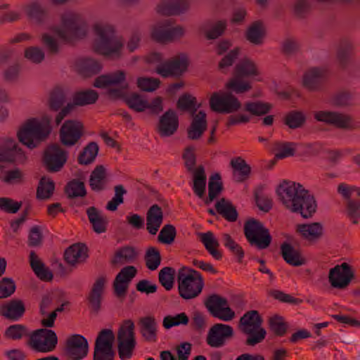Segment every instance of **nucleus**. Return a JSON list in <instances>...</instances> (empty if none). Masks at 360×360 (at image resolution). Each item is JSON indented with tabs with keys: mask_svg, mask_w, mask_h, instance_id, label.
I'll use <instances>...</instances> for the list:
<instances>
[{
	"mask_svg": "<svg viewBox=\"0 0 360 360\" xmlns=\"http://www.w3.org/2000/svg\"><path fill=\"white\" fill-rule=\"evenodd\" d=\"M121 84V89L110 88L108 91V96L112 99L122 98L124 94V90L128 88L125 82V72L122 70H117L115 72L102 75L96 78L94 86L97 88H105L108 86Z\"/></svg>",
	"mask_w": 360,
	"mask_h": 360,
	"instance_id": "obj_10",
	"label": "nucleus"
},
{
	"mask_svg": "<svg viewBox=\"0 0 360 360\" xmlns=\"http://www.w3.org/2000/svg\"><path fill=\"white\" fill-rule=\"evenodd\" d=\"M94 30L96 38L93 44V49L96 53L112 60L122 57L123 39L116 35L112 25L97 23L94 26Z\"/></svg>",
	"mask_w": 360,
	"mask_h": 360,
	"instance_id": "obj_2",
	"label": "nucleus"
},
{
	"mask_svg": "<svg viewBox=\"0 0 360 360\" xmlns=\"http://www.w3.org/2000/svg\"><path fill=\"white\" fill-rule=\"evenodd\" d=\"M230 165L233 169V176L235 181L243 182L249 177L251 168L241 157L232 158Z\"/></svg>",
	"mask_w": 360,
	"mask_h": 360,
	"instance_id": "obj_40",
	"label": "nucleus"
},
{
	"mask_svg": "<svg viewBox=\"0 0 360 360\" xmlns=\"http://www.w3.org/2000/svg\"><path fill=\"white\" fill-rule=\"evenodd\" d=\"M136 257V253L134 248L125 246L120 248L115 255L112 263L113 264H124L133 262Z\"/></svg>",
	"mask_w": 360,
	"mask_h": 360,
	"instance_id": "obj_54",
	"label": "nucleus"
},
{
	"mask_svg": "<svg viewBox=\"0 0 360 360\" xmlns=\"http://www.w3.org/2000/svg\"><path fill=\"white\" fill-rule=\"evenodd\" d=\"M242 328H250L252 327L261 326L262 319L257 310H251L246 312L240 319Z\"/></svg>",
	"mask_w": 360,
	"mask_h": 360,
	"instance_id": "obj_57",
	"label": "nucleus"
},
{
	"mask_svg": "<svg viewBox=\"0 0 360 360\" xmlns=\"http://www.w3.org/2000/svg\"><path fill=\"white\" fill-rule=\"evenodd\" d=\"M281 252L283 259L291 266H300L305 264L306 260L300 252L288 243L281 244Z\"/></svg>",
	"mask_w": 360,
	"mask_h": 360,
	"instance_id": "obj_38",
	"label": "nucleus"
},
{
	"mask_svg": "<svg viewBox=\"0 0 360 360\" xmlns=\"http://www.w3.org/2000/svg\"><path fill=\"white\" fill-rule=\"evenodd\" d=\"M192 117L191 123L187 129V136L191 140H198L207 129V115L204 111L200 110Z\"/></svg>",
	"mask_w": 360,
	"mask_h": 360,
	"instance_id": "obj_31",
	"label": "nucleus"
},
{
	"mask_svg": "<svg viewBox=\"0 0 360 360\" xmlns=\"http://www.w3.org/2000/svg\"><path fill=\"white\" fill-rule=\"evenodd\" d=\"M179 118L173 110H167L160 117L157 130L162 137L172 136L178 129Z\"/></svg>",
	"mask_w": 360,
	"mask_h": 360,
	"instance_id": "obj_28",
	"label": "nucleus"
},
{
	"mask_svg": "<svg viewBox=\"0 0 360 360\" xmlns=\"http://www.w3.org/2000/svg\"><path fill=\"white\" fill-rule=\"evenodd\" d=\"M115 335L110 329L101 330L95 340L93 360H114Z\"/></svg>",
	"mask_w": 360,
	"mask_h": 360,
	"instance_id": "obj_12",
	"label": "nucleus"
},
{
	"mask_svg": "<svg viewBox=\"0 0 360 360\" xmlns=\"http://www.w3.org/2000/svg\"><path fill=\"white\" fill-rule=\"evenodd\" d=\"M323 230L322 224L319 222L302 224L297 226V231L304 239L309 242L319 240L323 235Z\"/></svg>",
	"mask_w": 360,
	"mask_h": 360,
	"instance_id": "obj_37",
	"label": "nucleus"
},
{
	"mask_svg": "<svg viewBox=\"0 0 360 360\" xmlns=\"http://www.w3.org/2000/svg\"><path fill=\"white\" fill-rule=\"evenodd\" d=\"M176 236L174 226L166 224L160 230L158 236V240L163 244L170 245L174 243Z\"/></svg>",
	"mask_w": 360,
	"mask_h": 360,
	"instance_id": "obj_64",
	"label": "nucleus"
},
{
	"mask_svg": "<svg viewBox=\"0 0 360 360\" xmlns=\"http://www.w3.org/2000/svg\"><path fill=\"white\" fill-rule=\"evenodd\" d=\"M206 174L202 165H199L193 174V190L194 193L200 198L205 195L206 188Z\"/></svg>",
	"mask_w": 360,
	"mask_h": 360,
	"instance_id": "obj_45",
	"label": "nucleus"
},
{
	"mask_svg": "<svg viewBox=\"0 0 360 360\" xmlns=\"http://www.w3.org/2000/svg\"><path fill=\"white\" fill-rule=\"evenodd\" d=\"M140 333L146 341L155 342L157 340L158 323L154 316H147L139 319Z\"/></svg>",
	"mask_w": 360,
	"mask_h": 360,
	"instance_id": "obj_36",
	"label": "nucleus"
},
{
	"mask_svg": "<svg viewBox=\"0 0 360 360\" xmlns=\"http://www.w3.org/2000/svg\"><path fill=\"white\" fill-rule=\"evenodd\" d=\"M174 275L175 270L170 266H165L160 271L159 282L167 290H170L173 288Z\"/></svg>",
	"mask_w": 360,
	"mask_h": 360,
	"instance_id": "obj_62",
	"label": "nucleus"
},
{
	"mask_svg": "<svg viewBox=\"0 0 360 360\" xmlns=\"http://www.w3.org/2000/svg\"><path fill=\"white\" fill-rule=\"evenodd\" d=\"M276 194L287 210L300 214L304 219L311 218L316 211L314 195L300 183L283 181L277 187Z\"/></svg>",
	"mask_w": 360,
	"mask_h": 360,
	"instance_id": "obj_1",
	"label": "nucleus"
},
{
	"mask_svg": "<svg viewBox=\"0 0 360 360\" xmlns=\"http://www.w3.org/2000/svg\"><path fill=\"white\" fill-rule=\"evenodd\" d=\"M58 344L56 333L50 329L41 328L34 330L30 335L29 345L37 352H53Z\"/></svg>",
	"mask_w": 360,
	"mask_h": 360,
	"instance_id": "obj_11",
	"label": "nucleus"
},
{
	"mask_svg": "<svg viewBox=\"0 0 360 360\" xmlns=\"http://www.w3.org/2000/svg\"><path fill=\"white\" fill-rule=\"evenodd\" d=\"M354 96L347 91H342L335 94L331 99V104L337 108H345L353 105Z\"/></svg>",
	"mask_w": 360,
	"mask_h": 360,
	"instance_id": "obj_59",
	"label": "nucleus"
},
{
	"mask_svg": "<svg viewBox=\"0 0 360 360\" xmlns=\"http://www.w3.org/2000/svg\"><path fill=\"white\" fill-rule=\"evenodd\" d=\"M305 116L302 112L292 110L289 112L284 117V124L290 129H297L304 124Z\"/></svg>",
	"mask_w": 360,
	"mask_h": 360,
	"instance_id": "obj_61",
	"label": "nucleus"
},
{
	"mask_svg": "<svg viewBox=\"0 0 360 360\" xmlns=\"http://www.w3.org/2000/svg\"><path fill=\"white\" fill-rule=\"evenodd\" d=\"M26 311L24 302L20 299H12L0 306V315L11 321H18Z\"/></svg>",
	"mask_w": 360,
	"mask_h": 360,
	"instance_id": "obj_29",
	"label": "nucleus"
},
{
	"mask_svg": "<svg viewBox=\"0 0 360 360\" xmlns=\"http://www.w3.org/2000/svg\"><path fill=\"white\" fill-rule=\"evenodd\" d=\"M354 276L351 266L343 262L330 270L328 279L333 288L343 289L349 284Z\"/></svg>",
	"mask_w": 360,
	"mask_h": 360,
	"instance_id": "obj_23",
	"label": "nucleus"
},
{
	"mask_svg": "<svg viewBox=\"0 0 360 360\" xmlns=\"http://www.w3.org/2000/svg\"><path fill=\"white\" fill-rule=\"evenodd\" d=\"M24 9L29 19L36 22H42L47 18V11L37 1L27 4Z\"/></svg>",
	"mask_w": 360,
	"mask_h": 360,
	"instance_id": "obj_46",
	"label": "nucleus"
},
{
	"mask_svg": "<svg viewBox=\"0 0 360 360\" xmlns=\"http://www.w3.org/2000/svg\"><path fill=\"white\" fill-rule=\"evenodd\" d=\"M137 269L134 266H127L122 268L117 274L113 282L115 295L120 298L126 296L129 284L136 276Z\"/></svg>",
	"mask_w": 360,
	"mask_h": 360,
	"instance_id": "obj_26",
	"label": "nucleus"
},
{
	"mask_svg": "<svg viewBox=\"0 0 360 360\" xmlns=\"http://www.w3.org/2000/svg\"><path fill=\"white\" fill-rule=\"evenodd\" d=\"M163 221V212L157 204L153 205L146 212V230L155 235Z\"/></svg>",
	"mask_w": 360,
	"mask_h": 360,
	"instance_id": "obj_34",
	"label": "nucleus"
},
{
	"mask_svg": "<svg viewBox=\"0 0 360 360\" xmlns=\"http://www.w3.org/2000/svg\"><path fill=\"white\" fill-rule=\"evenodd\" d=\"M328 70L322 68H311L303 75L302 84L310 91H319L323 89L328 77Z\"/></svg>",
	"mask_w": 360,
	"mask_h": 360,
	"instance_id": "obj_24",
	"label": "nucleus"
},
{
	"mask_svg": "<svg viewBox=\"0 0 360 360\" xmlns=\"http://www.w3.org/2000/svg\"><path fill=\"white\" fill-rule=\"evenodd\" d=\"M65 351L70 359L81 360L88 354V341L82 335H72L66 340Z\"/></svg>",
	"mask_w": 360,
	"mask_h": 360,
	"instance_id": "obj_22",
	"label": "nucleus"
},
{
	"mask_svg": "<svg viewBox=\"0 0 360 360\" xmlns=\"http://www.w3.org/2000/svg\"><path fill=\"white\" fill-rule=\"evenodd\" d=\"M55 184L49 178L42 177L37 189V198L40 200L50 198L54 191Z\"/></svg>",
	"mask_w": 360,
	"mask_h": 360,
	"instance_id": "obj_55",
	"label": "nucleus"
},
{
	"mask_svg": "<svg viewBox=\"0 0 360 360\" xmlns=\"http://www.w3.org/2000/svg\"><path fill=\"white\" fill-rule=\"evenodd\" d=\"M259 75L255 63L248 58H244L236 65L233 77L226 84V88L236 94L248 92L252 89V85L244 79Z\"/></svg>",
	"mask_w": 360,
	"mask_h": 360,
	"instance_id": "obj_4",
	"label": "nucleus"
},
{
	"mask_svg": "<svg viewBox=\"0 0 360 360\" xmlns=\"http://www.w3.org/2000/svg\"><path fill=\"white\" fill-rule=\"evenodd\" d=\"M84 134V127L77 120H68L62 124L59 138L60 143L66 147L76 145Z\"/></svg>",
	"mask_w": 360,
	"mask_h": 360,
	"instance_id": "obj_17",
	"label": "nucleus"
},
{
	"mask_svg": "<svg viewBox=\"0 0 360 360\" xmlns=\"http://www.w3.org/2000/svg\"><path fill=\"white\" fill-rule=\"evenodd\" d=\"M86 213L94 232L100 234L107 231L108 220L101 211L91 206L86 209Z\"/></svg>",
	"mask_w": 360,
	"mask_h": 360,
	"instance_id": "obj_33",
	"label": "nucleus"
},
{
	"mask_svg": "<svg viewBox=\"0 0 360 360\" xmlns=\"http://www.w3.org/2000/svg\"><path fill=\"white\" fill-rule=\"evenodd\" d=\"M86 32L87 25L84 20L78 14L73 13L63 15L61 27L55 30L57 36L67 43L82 39Z\"/></svg>",
	"mask_w": 360,
	"mask_h": 360,
	"instance_id": "obj_5",
	"label": "nucleus"
},
{
	"mask_svg": "<svg viewBox=\"0 0 360 360\" xmlns=\"http://www.w3.org/2000/svg\"><path fill=\"white\" fill-rule=\"evenodd\" d=\"M67 159V153L56 143L49 146L44 150L43 163L48 172H57L63 167Z\"/></svg>",
	"mask_w": 360,
	"mask_h": 360,
	"instance_id": "obj_18",
	"label": "nucleus"
},
{
	"mask_svg": "<svg viewBox=\"0 0 360 360\" xmlns=\"http://www.w3.org/2000/svg\"><path fill=\"white\" fill-rule=\"evenodd\" d=\"M98 145L96 142L89 143L78 156L79 164L87 165L92 163L98 155Z\"/></svg>",
	"mask_w": 360,
	"mask_h": 360,
	"instance_id": "obj_51",
	"label": "nucleus"
},
{
	"mask_svg": "<svg viewBox=\"0 0 360 360\" xmlns=\"http://www.w3.org/2000/svg\"><path fill=\"white\" fill-rule=\"evenodd\" d=\"M272 108V105L269 103H264L260 101L255 102H246L244 105V109L252 115L262 116L269 113Z\"/></svg>",
	"mask_w": 360,
	"mask_h": 360,
	"instance_id": "obj_52",
	"label": "nucleus"
},
{
	"mask_svg": "<svg viewBox=\"0 0 360 360\" xmlns=\"http://www.w3.org/2000/svg\"><path fill=\"white\" fill-rule=\"evenodd\" d=\"M134 323L131 319L125 320L117 332V352L121 360L131 359L135 349Z\"/></svg>",
	"mask_w": 360,
	"mask_h": 360,
	"instance_id": "obj_9",
	"label": "nucleus"
},
{
	"mask_svg": "<svg viewBox=\"0 0 360 360\" xmlns=\"http://www.w3.org/2000/svg\"><path fill=\"white\" fill-rule=\"evenodd\" d=\"M210 106L214 112L231 114L240 108L241 103L231 92H214L210 98Z\"/></svg>",
	"mask_w": 360,
	"mask_h": 360,
	"instance_id": "obj_14",
	"label": "nucleus"
},
{
	"mask_svg": "<svg viewBox=\"0 0 360 360\" xmlns=\"http://www.w3.org/2000/svg\"><path fill=\"white\" fill-rule=\"evenodd\" d=\"M144 259L146 267L151 271L156 270L161 263L160 252L155 247H150L147 249Z\"/></svg>",
	"mask_w": 360,
	"mask_h": 360,
	"instance_id": "obj_58",
	"label": "nucleus"
},
{
	"mask_svg": "<svg viewBox=\"0 0 360 360\" xmlns=\"http://www.w3.org/2000/svg\"><path fill=\"white\" fill-rule=\"evenodd\" d=\"M200 242L204 245L207 251L217 260L222 258L221 252L218 250L219 243L212 231L198 233Z\"/></svg>",
	"mask_w": 360,
	"mask_h": 360,
	"instance_id": "obj_41",
	"label": "nucleus"
},
{
	"mask_svg": "<svg viewBox=\"0 0 360 360\" xmlns=\"http://www.w3.org/2000/svg\"><path fill=\"white\" fill-rule=\"evenodd\" d=\"M87 257V248L81 243L72 245L65 250L64 253L65 260L72 266L85 262Z\"/></svg>",
	"mask_w": 360,
	"mask_h": 360,
	"instance_id": "obj_35",
	"label": "nucleus"
},
{
	"mask_svg": "<svg viewBox=\"0 0 360 360\" xmlns=\"http://www.w3.org/2000/svg\"><path fill=\"white\" fill-rule=\"evenodd\" d=\"M178 283L179 295L185 300L196 297L201 292L204 285L201 274L185 266L179 270Z\"/></svg>",
	"mask_w": 360,
	"mask_h": 360,
	"instance_id": "obj_6",
	"label": "nucleus"
},
{
	"mask_svg": "<svg viewBox=\"0 0 360 360\" xmlns=\"http://www.w3.org/2000/svg\"><path fill=\"white\" fill-rule=\"evenodd\" d=\"M107 183L105 169L103 165H97L89 178V186L93 191H101L105 189Z\"/></svg>",
	"mask_w": 360,
	"mask_h": 360,
	"instance_id": "obj_43",
	"label": "nucleus"
},
{
	"mask_svg": "<svg viewBox=\"0 0 360 360\" xmlns=\"http://www.w3.org/2000/svg\"><path fill=\"white\" fill-rule=\"evenodd\" d=\"M188 58L185 53H179L156 68V72L162 77H180L188 69Z\"/></svg>",
	"mask_w": 360,
	"mask_h": 360,
	"instance_id": "obj_15",
	"label": "nucleus"
},
{
	"mask_svg": "<svg viewBox=\"0 0 360 360\" xmlns=\"http://www.w3.org/2000/svg\"><path fill=\"white\" fill-rule=\"evenodd\" d=\"M297 143L294 142H280L276 141L273 144V150L275 158L277 159H283L288 157H292L295 155Z\"/></svg>",
	"mask_w": 360,
	"mask_h": 360,
	"instance_id": "obj_48",
	"label": "nucleus"
},
{
	"mask_svg": "<svg viewBox=\"0 0 360 360\" xmlns=\"http://www.w3.org/2000/svg\"><path fill=\"white\" fill-rule=\"evenodd\" d=\"M107 283L106 277L101 276L98 277L93 283L91 288L87 295L89 307L91 311L98 314L101 308L102 297L104 293L105 284Z\"/></svg>",
	"mask_w": 360,
	"mask_h": 360,
	"instance_id": "obj_27",
	"label": "nucleus"
},
{
	"mask_svg": "<svg viewBox=\"0 0 360 360\" xmlns=\"http://www.w3.org/2000/svg\"><path fill=\"white\" fill-rule=\"evenodd\" d=\"M188 323V316L185 312H181L175 316L167 315L165 316L162 321V326L165 329H169L180 325L186 326Z\"/></svg>",
	"mask_w": 360,
	"mask_h": 360,
	"instance_id": "obj_60",
	"label": "nucleus"
},
{
	"mask_svg": "<svg viewBox=\"0 0 360 360\" xmlns=\"http://www.w3.org/2000/svg\"><path fill=\"white\" fill-rule=\"evenodd\" d=\"M243 333L248 335L245 340V345L248 346H255L262 342L266 337V332L264 328L261 326L252 327L250 328H241Z\"/></svg>",
	"mask_w": 360,
	"mask_h": 360,
	"instance_id": "obj_50",
	"label": "nucleus"
},
{
	"mask_svg": "<svg viewBox=\"0 0 360 360\" xmlns=\"http://www.w3.org/2000/svg\"><path fill=\"white\" fill-rule=\"evenodd\" d=\"M244 234L250 245L259 250L269 247L272 240L269 229L255 219H250L245 221Z\"/></svg>",
	"mask_w": 360,
	"mask_h": 360,
	"instance_id": "obj_8",
	"label": "nucleus"
},
{
	"mask_svg": "<svg viewBox=\"0 0 360 360\" xmlns=\"http://www.w3.org/2000/svg\"><path fill=\"white\" fill-rule=\"evenodd\" d=\"M217 212L226 220L234 222L238 219V214L233 205L225 198H221L215 204Z\"/></svg>",
	"mask_w": 360,
	"mask_h": 360,
	"instance_id": "obj_44",
	"label": "nucleus"
},
{
	"mask_svg": "<svg viewBox=\"0 0 360 360\" xmlns=\"http://www.w3.org/2000/svg\"><path fill=\"white\" fill-rule=\"evenodd\" d=\"M205 305L214 317L220 320L229 321L235 317V312L229 307L227 300L218 295L210 296Z\"/></svg>",
	"mask_w": 360,
	"mask_h": 360,
	"instance_id": "obj_19",
	"label": "nucleus"
},
{
	"mask_svg": "<svg viewBox=\"0 0 360 360\" xmlns=\"http://www.w3.org/2000/svg\"><path fill=\"white\" fill-rule=\"evenodd\" d=\"M125 103L130 109L137 112H143L148 109L150 113L158 115L163 110L162 99L160 96L155 98L149 103L146 100L143 99L139 94L134 93L125 98Z\"/></svg>",
	"mask_w": 360,
	"mask_h": 360,
	"instance_id": "obj_21",
	"label": "nucleus"
},
{
	"mask_svg": "<svg viewBox=\"0 0 360 360\" xmlns=\"http://www.w3.org/2000/svg\"><path fill=\"white\" fill-rule=\"evenodd\" d=\"M314 118L341 130L353 131L360 129V123L351 115L339 111L319 110L315 112Z\"/></svg>",
	"mask_w": 360,
	"mask_h": 360,
	"instance_id": "obj_7",
	"label": "nucleus"
},
{
	"mask_svg": "<svg viewBox=\"0 0 360 360\" xmlns=\"http://www.w3.org/2000/svg\"><path fill=\"white\" fill-rule=\"evenodd\" d=\"M233 336V329L229 325L214 324L209 330L207 343L212 347H221L225 345L226 340Z\"/></svg>",
	"mask_w": 360,
	"mask_h": 360,
	"instance_id": "obj_25",
	"label": "nucleus"
},
{
	"mask_svg": "<svg viewBox=\"0 0 360 360\" xmlns=\"http://www.w3.org/2000/svg\"><path fill=\"white\" fill-rule=\"evenodd\" d=\"M24 158L22 149L18 147L15 140L10 138L0 139V180L4 168L3 163L13 162Z\"/></svg>",
	"mask_w": 360,
	"mask_h": 360,
	"instance_id": "obj_20",
	"label": "nucleus"
},
{
	"mask_svg": "<svg viewBox=\"0 0 360 360\" xmlns=\"http://www.w3.org/2000/svg\"><path fill=\"white\" fill-rule=\"evenodd\" d=\"M174 22L171 19L158 22L151 32L153 39L160 43H167L180 39L185 34L182 26L172 27Z\"/></svg>",
	"mask_w": 360,
	"mask_h": 360,
	"instance_id": "obj_13",
	"label": "nucleus"
},
{
	"mask_svg": "<svg viewBox=\"0 0 360 360\" xmlns=\"http://www.w3.org/2000/svg\"><path fill=\"white\" fill-rule=\"evenodd\" d=\"M196 103L197 101L195 97L188 94H184L179 97L176 107L181 111H190L191 115H193L196 114L195 112L199 108V105L196 106Z\"/></svg>",
	"mask_w": 360,
	"mask_h": 360,
	"instance_id": "obj_56",
	"label": "nucleus"
},
{
	"mask_svg": "<svg viewBox=\"0 0 360 360\" xmlns=\"http://www.w3.org/2000/svg\"><path fill=\"white\" fill-rule=\"evenodd\" d=\"M24 179L23 172L19 168H15L6 171L1 180L7 184L14 185L22 184Z\"/></svg>",
	"mask_w": 360,
	"mask_h": 360,
	"instance_id": "obj_63",
	"label": "nucleus"
},
{
	"mask_svg": "<svg viewBox=\"0 0 360 360\" xmlns=\"http://www.w3.org/2000/svg\"><path fill=\"white\" fill-rule=\"evenodd\" d=\"M79 73L84 77H91L98 74L102 68L101 63L92 58L81 59L77 63Z\"/></svg>",
	"mask_w": 360,
	"mask_h": 360,
	"instance_id": "obj_47",
	"label": "nucleus"
},
{
	"mask_svg": "<svg viewBox=\"0 0 360 360\" xmlns=\"http://www.w3.org/2000/svg\"><path fill=\"white\" fill-rule=\"evenodd\" d=\"M353 50V46L350 43L342 44L338 50L337 59L342 68L347 69L349 74L356 75L360 66L352 60Z\"/></svg>",
	"mask_w": 360,
	"mask_h": 360,
	"instance_id": "obj_30",
	"label": "nucleus"
},
{
	"mask_svg": "<svg viewBox=\"0 0 360 360\" xmlns=\"http://www.w3.org/2000/svg\"><path fill=\"white\" fill-rule=\"evenodd\" d=\"M98 98V93L93 89H86L75 92L72 97V103H68L56 115L55 123L58 126L63 120L73 110L75 105L84 106L94 104Z\"/></svg>",
	"mask_w": 360,
	"mask_h": 360,
	"instance_id": "obj_16",
	"label": "nucleus"
},
{
	"mask_svg": "<svg viewBox=\"0 0 360 360\" xmlns=\"http://www.w3.org/2000/svg\"><path fill=\"white\" fill-rule=\"evenodd\" d=\"M188 0H162L157 6V11L164 15H179L188 10Z\"/></svg>",
	"mask_w": 360,
	"mask_h": 360,
	"instance_id": "obj_32",
	"label": "nucleus"
},
{
	"mask_svg": "<svg viewBox=\"0 0 360 360\" xmlns=\"http://www.w3.org/2000/svg\"><path fill=\"white\" fill-rule=\"evenodd\" d=\"M51 118L44 116L41 120H28L18 132L19 141L29 148L37 147V143L45 139L51 133Z\"/></svg>",
	"mask_w": 360,
	"mask_h": 360,
	"instance_id": "obj_3",
	"label": "nucleus"
},
{
	"mask_svg": "<svg viewBox=\"0 0 360 360\" xmlns=\"http://www.w3.org/2000/svg\"><path fill=\"white\" fill-rule=\"evenodd\" d=\"M66 102V94L65 90L60 87H55L50 93L49 99V107L53 111L62 110L63 105Z\"/></svg>",
	"mask_w": 360,
	"mask_h": 360,
	"instance_id": "obj_49",
	"label": "nucleus"
},
{
	"mask_svg": "<svg viewBox=\"0 0 360 360\" xmlns=\"http://www.w3.org/2000/svg\"><path fill=\"white\" fill-rule=\"evenodd\" d=\"M265 35V27L259 20L252 22L245 32L246 39L254 45L262 44Z\"/></svg>",
	"mask_w": 360,
	"mask_h": 360,
	"instance_id": "obj_42",
	"label": "nucleus"
},
{
	"mask_svg": "<svg viewBox=\"0 0 360 360\" xmlns=\"http://www.w3.org/2000/svg\"><path fill=\"white\" fill-rule=\"evenodd\" d=\"M65 193L69 199L84 197L86 195L84 182L77 179H73L67 184L65 187Z\"/></svg>",
	"mask_w": 360,
	"mask_h": 360,
	"instance_id": "obj_53",
	"label": "nucleus"
},
{
	"mask_svg": "<svg viewBox=\"0 0 360 360\" xmlns=\"http://www.w3.org/2000/svg\"><path fill=\"white\" fill-rule=\"evenodd\" d=\"M29 259L32 271L40 280L49 281L53 279V274L45 266L34 251L30 252Z\"/></svg>",
	"mask_w": 360,
	"mask_h": 360,
	"instance_id": "obj_39",
	"label": "nucleus"
}]
</instances>
